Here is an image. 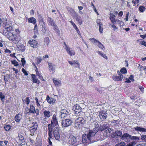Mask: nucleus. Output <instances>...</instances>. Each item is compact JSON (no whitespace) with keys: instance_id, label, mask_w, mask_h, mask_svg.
<instances>
[{"instance_id":"f257e3e1","label":"nucleus","mask_w":146,"mask_h":146,"mask_svg":"<svg viewBox=\"0 0 146 146\" xmlns=\"http://www.w3.org/2000/svg\"><path fill=\"white\" fill-rule=\"evenodd\" d=\"M7 38L9 40L14 44H17L20 40L19 36L12 32H9L7 35Z\"/></svg>"},{"instance_id":"f03ea898","label":"nucleus","mask_w":146,"mask_h":146,"mask_svg":"<svg viewBox=\"0 0 146 146\" xmlns=\"http://www.w3.org/2000/svg\"><path fill=\"white\" fill-rule=\"evenodd\" d=\"M82 141L83 143L88 144L94 142L93 137L88 132L87 134H84L82 136Z\"/></svg>"},{"instance_id":"7ed1b4c3","label":"nucleus","mask_w":146,"mask_h":146,"mask_svg":"<svg viewBox=\"0 0 146 146\" xmlns=\"http://www.w3.org/2000/svg\"><path fill=\"white\" fill-rule=\"evenodd\" d=\"M81 139L76 138L72 135L70 136L68 139V143L72 146H77L81 143Z\"/></svg>"},{"instance_id":"20e7f679","label":"nucleus","mask_w":146,"mask_h":146,"mask_svg":"<svg viewBox=\"0 0 146 146\" xmlns=\"http://www.w3.org/2000/svg\"><path fill=\"white\" fill-rule=\"evenodd\" d=\"M85 123V120L82 117H79L77 118L75 121V125L76 127L80 128L84 125Z\"/></svg>"},{"instance_id":"39448f33","label":"nucleus","mask_w":146,"mask_h":146,"mask_svg":"<svg viewBox=\"0 0 146 146\" xmlns=\"http://www.w3.org/2000/svg\"><path fill=\"white\" fill-rule=\"evenodd\" d=\"M70 114V110L67 108H65L61 110L60 117L61 119H64L67 117Z\"/></svg>"},{"instance_id":"423d86ee","label":"nucleus","mask_w":146,"mask_h":146,"mask_svg":"<svg viewBox=\"0 0 146 146\" xmlns=\"http://www.w3.org/2000/svg\"><path fill=\"white\" fill-rule=\"evenodd\" d=\"M43 116L41 117V118L42 121L43 122L46 121L47 119L52 115L51 113L48 110H44L43 111Z\"/></svg>"},{"instance_id":"0eeeda50","label":"nucleus","mask_w":146,"mask_h":146,"mask_svg":"<svg viewBox=\"0 0 146 146\" xmlns=\"http://www.w3.org/2000/svg\"><path fill=\"white\" fill-rule=\"evenodd\" d=\"M64 47L68 54L70 56H73L75 55V52L73 49L72 48H70L69 46L67 45L65 42H64Z\"/></svg>"},{"instance_id":"6e6552de","label":"nucleus","mask_w":146,"mask_h":146,"mask_svg":"<svg viewBox=\"0 0 146 146\" xmlns=\"http://www.w3.org/2000/svg\"><path fill=\"white\" fill-rule=\"evenodd\" d=\"M89 40L95 45L97 46L99 48H101L102 50H104L105 49L104 46L98 40L94 38H90Z\"/></svg>"},{"instance_id":"1a4fd4ad","label":"nucleus","mask_w":146,"mask_h":146,"mask_svg":"<svg viewBox=\"0 0 146 146\" xmlns=\"http://www.w3.org/2000/svg\"><path fill=\"white\" fill-rule=\"evenodd\" d=\"M72 123V121L69 119H66L63 120L61 122L62 127H68Z\"/></svg>"},{"instance_id":"9d476101","label":"nucleus","mask_w":146,"mask_h":146,"mask_svg":"<svg viewBox=\"0 0 146 146\" xmlns=\"http://www.w3.org/2000/svg\"><path fill=\"white\" fill-rule=\"evenodd\" d=\"M131 135L126 133H124L121 137V139L125 142H129L131 140Z\"/></svg>"},{"instance_id":"9b49d317","label":"nucleus","mask_w":146,"mask_h":146,"mask_svg":"<svg viewBox=\"0 0 146 146\" xmlns=\"http://www.w3.org/2000/svg\"><path fill=\"white\" fill-rule=\"evenodd\" d=\"M53 134L55 139L58 141H60L61 139L60 138L59 128L58 127H56L54 128L53 131Z\"/></svg>"},{"instance_id":"f8f14e48","label":"nucleus","mask_w":146,"mask_h":146,"mask_svg":"<svg viewBox=\"0 0 146 146\" xmlns=\"http://www.w3.org/2000/svg\"><path fill=\"white\" fill-rule=\"evenodd\" d=\"M117 73L119 76H113L112 78L114 80L117 81H121L123 78H125V76L122 74H121L119 71H117Z\"/></svg>"},{"instance_id":"ddd939ff","label":"nucleus","mask_w":146,"mask_h":146,"mask_svg":"<svg viewBox=\"0 0 146 146\" xmlns=\"http://www.w3.org/2000/svg\"><path fill=\"white\" fill-rule=\"evenodd\" d=\"M122 135V132L120 130H117L113 132L112 135V136L113 138H118L121 137Z\"/></svg>"},{"instance_id":"4468645a","label":"nucleus","mask_w":146,"mask_h":146,"mask_svg":"<svg viewBox=\"0 0 146 146\" xmlns=\"http://www.w3.org/2000/svg\"><path fill=\"white\" fill-rule=\"evenodd\" d=\"M106 113L105 111H101L99 113V116L101 120H104L107 117Z\"/></svg>"},{"instance_id":"2eb2a0df","label":"nucleus","mask_w":146,"mask_h":146,"mask_svg":"<svg viewBox=\"0 0 146 146\" xmlns=\"http://www.w3.org/2000/svg\"><path fill=\"white\" fill-rule=\"evenodd\" d=\"M58 122L56 116L54 115L52 117V119L51 121V126L55 125L57 127Z\"/></svg>"},{"instance_id":"dca6fc26","label":"nucleus","mask_w":146,"mask_h":146,"mask_svg":"<svg viewBox=\"0 0 146 146\" xmlns=\"http://www.w3.org/2000/svg\"><path fill=\"white\" fill-rule=\"evenodd\" d=\"M73 109L74 110L75 114L78 115L81 111V108L79 105L76 104L73 107Z\"/></svg>"},{"instance_id":"f3484780","label":"nucleus","mask_w":146,"mask_h":146,"mask_svg":"<svg viewBox=\"0 0 146 146\" xmlns=\"http://www.w3.org/2000/svg\"><path fill=\"white\" fill-rule=\"evenodd\" d=\"M29 43L31 47L33 48H36L38 47V44L36 41L34 40H31L29 42Z\"/></svg>"},{"instance_id":"a211bd4d","label":"nucleus","mask_w":146,"mask_h":146,"mask_svg":"<svg viewBox=\"0 0 146 146\" xmlns=\"http://www.w3.org/2000/svg\"><path fill=\"white\" fill-rule=\"evenodd\" d=\"M110 126V125L108 123L100 125V127L99 128V130L101 131H103L109 128Z\"/></svg>"},{"instance_id":"6ab92c4d","label":"nucleus","mask_w":146,"mask_h":146,"mask_svg":"<svg viewBox=\"0 0 146 146\" xmlns=\"http://www.w3.org/2000/svg\"><path fill=\"white\" fill-rule=\"evenodd\" d=\"M73 17L80 25H81L82 24L83 21L81 17L77 13L75 14Z\"/></svg>"},{"instance_id":"aec40b11","label":"nucleus","mask_w":146,"mask_h":146,"mask_svg":"<svg viewBox=\"0 0 146 146\" xmlns=\"http://www.w3.org/2000/svg\"><path fill=\"white\" fill-rule=\"evenodd\" d=\"M35 100L36 103V105L38 107H40L42 105V99L41 98L40 99H38L37 98H35Z\"/></svg>"},{"instance_id":"412c9836","label":"nucleus","mask_w":146,"mask_h":146,"mask_svg":"<svg viewBox=\"0 0 146 146\" xmlns=\"http://www.w3.org/2000/svg\"><path fill=\"white\" fill-rule=\"evenodd\" d=\"M48 65L49 67V70L50 72L54 73L55 71V65L52 63L48 62Z\"/></svg>"},{"instance_id":"4be33fe9","label":"nucleus","mask_w":146,"mask_h":146,"mask_svg":"<svg viewBox=\"0 0 146 146\" xmlns=\"http://www.w3.org/2000/svg\"><path fill=\"white\" fill-rule=\"evenodd\" d=\"M98 130H99V128H98V127L96 126L93 129V130H90L88 133L94 138L95 134L98 132Z\"/></svg>"},{"instance_id":"5701e85b","label":"nucleus","mask_w":146,"mask_h":146,"mask_svg":"<svg viewBox=\"0 0 146 146\" xmlns=\"http://www.w3.org/2000/svg\"><path fill=\"white\" fill-rule=\"evenodd\" d=\"M68 61L71 65L72 66L74 65V67H78L79 68H80V64L77 60H74L73 61L68 60Z\"/></svg>"},{"instance_id":"b1692460","label":"nucleus","mask_w":146,"mask_h":146,"mask_svg":"<svg viewBox=\"0 0 146 146\" xmlns=\"http://www.w3.org/2000/svg\"><path fill=\"white\" fill-rule=\"evenodd\" d=\"M47 22L48 25H51L52 26H54L55 23L53 19L50 17H48Z\"/></svg>"},{"instance_id":"393cba45","label":"nucleus","mask_w":146,"mask_h":146,"mask_svg":"<svg viewBox=\"0 0 146 146\" xmlns=\"http://www.w3.org/2000/svg\"><path fill=\"white\" fill-rule=\"evenodd\" d=\"M134 129L136 131L139 132H146V129H145L140 127H135Z\"/></svg>"},{"instance_id":"a878e982","label":"nucleus","mask_w":146,"mask_h":146,"mask_svg":"<svg viewBox=\"0 0 146 146\" xmlns=\"http://www.w3.org/2000/svg\"><path fill=\"white\" fill-rule=\"evenodd\" d=\"M46 100H47L48 102L50 104H53L56 101L55 99L52 98H50L48 95L46 97Z\"/></svg>"},{"instance_id":"bb28decb","label":"nucleus","mask_w":146,"mask_h":146,"mask_svg":"<svg viewBox=\"0 0 146 146\" xmlns=\"http://www.w3.org/2000/svg\"><path fill=\"white\" fill-rule=\"evenodd\" d=\"M53 82L56 87H59L61 85V81L60 80H57L56 78L53 79Z\"/></svg>"},{"instance_id":"cd10ccee","label":"nucleus","mask_w":146,"mask_h":146,"mask_svg":"<svg viewBox=\"0 0 146 146\" xmlns=\"http://www.w3.org/2000/svg\"><path fill=\"white\" fill-rule=\"evenodd\" d=\"M41 31L44 33V34H46L47 35H48L50 34V31L48 29L46 28V26L45 27H42Z\"/></svg>"},{"instance_id":"c85d7f7f","label":"nucleus","mask_w":146,"mask_h":146,"mask_svg":"<svg viewBox=\"0 0 146 146\" xmlns=\"http://www.w3.org/2000/svg\"><path fill=\"white\" fill-rule=\"evenodd\" d=\"M110 19L111 21V22L113 24H115V21L116 16L115 15H114L112 13H110Z\"/></svg>"},{"instance_id":"c756f323","label":"nucleus","mask_w":146,"mask_h":146,"mask_svg":"<svg viewBox=\"0 0 146 146\" xmlns=\"http://www.w3.org/2000/svg\"><path fill=\"white\" fill-rule=\"evenodd\" d=\"M28 22L29 23H31L34 25L36 24V19L34 17H32L28 19Z\"/></svg>"},{"instance_id":"7c9ffc66","label":"nucleus","mask_w":146,"mask_h":146,"mask_svg":"<svg viewBox=\"0 0 146 146\" xmlns=\"http://www.w3.org/2000/svg\"><path fill=\"white\" fill-rule=\"evenodd\" d=\"M68 11L69 13H70L73 16H74L77 13L73 9L68 7L67 8Z\"/></svg>"},{"instance_id":"2f4dec72","label":"nucleus","mask_w":146,"mask_h":146,"mask_svg":"<svg viewBox=\"0 0 146 146\" xmlns=\"http://www.w3.org/2000/svg\"><path fill=\"white\" fill-rule=\"evenodd\" d=\"M12 28V27L10 26V25H5V30L7 32H11L12 31L11 30Z\"/></svg>"},{"instance_id":"473e14b6","label":"nucleus","mask_w":146,"mask_h":146,"mask_svg":"<svg viewBox=\"0 0 146 146\" xmlns=\"http://www.w3.org/2000/svg\"><path fill=\"white\" fill-rule=\"evenodd\" d=\"M21 115L19 114H18L16 115L15 117V119L16 122H19L20 119H21Z\"/></svg>"},{"instance_id":"72a5a7b5","label":"nucleus","mask_w":146,"mask_h":146,"mask_svg":"<svg viewBox=\"0 0 146 146\" xmlns=\"http://www.w3.org/2000/svg\"><path fill=\"white\" fill-rule=\"evenodd\" d=\"M3 127L6 131H9L11 128V126L8 124H5Z\"/></svg>"},{"instance_id":"f704fd0d","label":"nucleus","mask_w":146,"mask_h":146,"mask_svg":"<svg viewBox=\"0 0 146 146\" xmlns=\"http://www.w3.org/2000/svg\"><path fill=\"white\" fill-rule=\"evenodd\" d=\"M35 110V107L33 105H31L30 106V108L29 109V111L27 112L28 113H34V111Z\"/></svg>"},{"instance_id":"c9c22d12","label":"nucleus","mask_w":146,"mask_h":146,"mask_svg":"<svg viewBox=\"0 0 146 146\" xmlns=\"http://www.w3.org/2000/svg\"><path fill=\"white\" fill-rule=\"evenodd\" d=\"M18 137L21 143H23L25 142V140L23 136L21 134H19L18 135Z\"/></svg>"},{"instance_id":"e433bc0d","label":"nucleus","mask_w":146,"mask_h":146,"mask_svg":"<svg viewBox=\"0 0 146 146\" xmlns=\"http://www.w3.org/2000/svg\"><path fill=\"white\" fill-rule=\"evenodd\" d=\"M44 44L45 46L47 45L48 46L50 40L48 37H46L44 38Z\"/></svg>"},{"instance_id":"4c0bfd02","label":"nucleus","mask_w":146,"mask_h":146,"mask_svg":"<svg viewBox=\"0 0 146 146\" xmlns=\"http://www.w3.org/2000/svg\"><path fill=\"white\" fill-rule=\"evenodd\" d=\"M98 53L100 55L102 56L105 58V59H107L108 57L106 56V54H104V53L101 51H98Z\"/></svg>"},{"instance_id":"58836bf2","label":"nucleus","mask_w":146,"mask_h":146,"mask_svg":"<svg viewBox=\"0 0 146 146\" xmlns=\"http://www.w3.org/2000/svg\"><path fill=\"white\" fill-rule=\"evenodd\" d=\"M0 98L1 100L3 103H4V99L5 98V96L2 93V92H0Z\"/></svg>"},{"instance_id":"ea45409f","label":"nucleus","mask_w":146,"mask_h":146,"mask_svg":"<svg viewBox=\"0 0 146 146\" xmlns=\"http://www.w3.org/2000/svg\"><path fill=\"white\" fill-rule=\"evenodd\" d=\"M120 73L121 74H125L127 73V70H126V68H125L123 67L120 70V71H119Z\"/></svg>"},{"instance_id":"a19ab883","label":"nucleus","mask_w":146,"mask_h":146,"mask_svg":"<svg viewBox=\"0 0 146 146\" xmlns=\"http://www.w3.org/2000/svg\"><path fill=\"white\" fill-rule=\"evenodd\" d=\"M31 76L33 78V83H36L38 82V79L35 78V75L34 74H32Z\"/></svg>"},{"instance_id":"79ce46f5","label":"nucleus","mask_w":146,"mask_h":146,"mask_svg":"<svg viewBox=\"0 0 146 146\" xmlns=\"http://www.w3.org/2000/svg\"><path fill=\"white\" fill-rule=\"evenodd\" d=\"M139 9L141 12L143 13L145 11L146 8L143 6H140L139 8Z\"/></svg>"},{"instance_id":"37998d69","label":"nucleus","mask_w":146,"mask_h":146,"mask_svg":"<svg viewBox=\"0 0 146 146\" xmlns=\"http://www.w3.org/2000/svg\"><path fill=\"white\" fill-rule=\"evenodd\" d=\"M36 129H37L34 128H33L31 127H30L29 129V130L30 131L31 133L32 134H34V133H35Z\"/></svg>"},{"instance_id":"c03bdc74","label":"nucleus","mask_w":146,"mask_h":146,"mask_svg":"<svg viewBox=\"0 0 146 146\" xmlns=\"http://www.w3.org/2000/svg\"><path fill=\"white\" fill-rule=\"evenodd\" d=\"M42 60L41 57L38 56L36 59V64H38L40 63Z\"/></svg>"},{"instance_id":"a18cd8bd","label":"nucleus","mask_w":146,"mask_h":146,"mask_svg":"<svg viewBox=\"0 0 146 146\" xmlns=\"http://www.w3.org/2000/svg\"><path fill=\"white\" fill-rule=\"evenodd\" d=\"M105 130H106L104 131L105 133L104 134V135L106 137H108L109 135V134L110 133L109 131V130H108L107 129Z\"/></svg>"},{"instance_id":"49530a36","label":"nucleus","mask_w":146,"mask_h":146,"mask_svg":"<svg viewBox=\"0 0 146 146\" xmlns=\"http://www.w3.org/2000/svg\"><path fill=\"white\" fill-rule=\"evenodd\" d=\"M11 63L12 64L14 65L15 66H19L18 63L16 60H12Z\"/></svg>"},{"instance_id":"de8ad7c7","label":"nucleus","mask_w":146,"mask_h":146,"mask_svg":"<svg viewBox=\"0 0 146 146\" xmlns=\"http://www.w3.org/2000/svg\"><path fill=\"white\" fill-rule=\"evenodd\" d=\"M125 145V143L123 141H122L115 145V146H124Z\"/></svg>"},{"instance_id":"09e8293b","label":"nucleus","mask_w":146,"mask_h":146,"mask_svg":"<svg viewBox=\"0 0 146 146\" xmlns=\"http://www.w3.org/2000/svg\"><path fill=\"white\" fill-rule=\"evenodd\" d=\"M131 140L139 141V138L138 137L133 136L131 137Z\"/></svg>"},{"instance_id":"8fccbe9b","label":"nucleus","mask_w":146,"mask_h":146,"mask_svg":"<svg viewBox=\"0 0 146 146\" xmlns=\"http://www.w3.org/2000/svg\"><path fill=\"white\" fill-rule=\"evenodd\" d=\"M33 125L31 127L34 128L36 129H37L38 127V124L36 122H34L33 123Z\"/></svg>"},{"instance_id":"3c124183","label":"nucleus","mask_w":146,"mask_h":146,"mask_svg":"<svg viewBox=\"0 0 146 146\" xmlns=\"http://www.w3.org/2000/svg\"><path fill=\"white\" fill-rule=\"evenodd\" d=\"M119 120H114L112 121L111 123H114V125H116L119 123Z\"/></svg>"},{"instance_id":"603ef678","label":"nucleus","mask_w":146,"mask_h":146,"mask_svg":"<svg viewBox=\"0 0 146 146\" xmlns=\"http://www.w3.org/2000/svg\"><path fill=\"white\" fill-rule=\"evenodd\" d=\"M39 23L40 26H42V27H44L46 26L45 23L43 21H39Z\"/></svg>"},{"instance_id":"864d4df0","label":"nucleus","mask_w":146,"mask_h":146,"mask_svg":"<svg viewBox=\"0 0 146 146\" xmlns=\"http://www.w3.org/2000/svg\"><path fill=\"white\" fill-rule=\"evenodd\" d=\"M38 16V19L39 22L40 21H43V18L41 15L39 14Z\"/></svg>"},{"instance_id":"5fc2aeb1","label":"nucleus","mask_w":146,"mask_h":146,"mask_svg":"<svg viewBox=\"0 0 146 146\" xmlns=\"http://www.w3.org/2000/svg\"><path fill=\"white\" fill-rule=\"evenodd\" d=\"M39 111L38 109H35V110L34 111V113H36V115H39Z\"/></svg>"},{"instance_id":"6e6d98bb","label":"nucleus","mask_w":146,"mask_h":146,"mask_svg":"<svg viewBox=\"0 0 146 146\" xmlns=\"http://www.w3.org/2000/svg\"><path fill=\"white\" fill-rule=\"evenodd\" d=\"M114 24H113L111 26V27L113 28V30L114 31H115L118 29V28L116 27Z\"/></svg>"},{"instance_id":"4d7b16f0","label":"nucleus","mask_w":146,"mask_h":146,"mask_svg":"<svg viewBox=\"0 0 146 146\" xmlns=\"http://www.w3.org/2000/svg\"><path fill=\"white\" fill-rule=\"evenodd\" d=\"M21 61L22 63V65L23 66L26 63V61L25 60V58H21Z\"/></svg>"},{"instance_id":"13d9d810","label":"nucleus","mask_w":146,"mask_h":146,"mask_svg":"<svg viewBox=\"0 0 146 146\" xmlns=\"http://www.w3.org/2000/svg\"><path fill=\"white\" fill-rule=\"evenodd\" d=\"M9 33V32H7V31L4 29V31L2 32V33L4 35L6 36L7 38V35Z\"/></svg>"},{"instance_id":"bf43d9fd","label":"nucleus","mask_w":146,"mask_h":146,"mask_svg":"<svg viewBox=\"0 0 146 146\" xmlns=\"http://www.w3.org/2000/svg\"><path fill=\"white\" fill-rule=\"evenodd\" d=\"M102 24L100 25V26H99V30L100 33H102L103 31V28L102 27Z\"/></svg>"},{"instance_id":"052dcab7","label":"nucleus","mask_w":146,"mask_h":146,"mask_svg":"<svg viewBox=\"0 0 146 146\" xmlns=\"http://www.w3.org/2000/svg\"><path fill=\"white\" fill-rule=\"evenodd\" d=\"M70 23H71V24L73 25L74 28L76 29V28H77V26H76V25L72 21H70Z\"/></svg>"},{"instance_id":"680f3d73","label":"nucleus","mask_w":146,"mask_h":146,"mask_svg":"<svg viewBox=\"0 0 146 146\" xmlns=\"http://www.w3.org/2000/svg\"><path fill=\"white\" fill-rule=\"evenodd\" d=\"M22 71L24 73L25 75V76L28 75V74L27 73V72L24 68H23L22 69Z\"/></svg>"},{"instance_id":"e2e57ef3","label":"nucleus","mask_w":146,"mask_h":146,"mask_svg":"<svg viewBox=\"0 0 146 146\" xmlns=\"http://www.w3.org/2000/svg\"><path fill=\"white\" fill-rule=\"evenodd\" d=\"M117 23L121 25V23H122V22L120 20H119V19H116L115 20V23Z\"/></svg>"},{"instance_id":"0e129e2a","label":"nucleus","mask_w":146,"mask_h":146,"mask_svg":"<svg viewBox=\"0 0 146 146\" xmlns=\"http://www.w3.org/2000/svg\"><path fill=\"white\" fill-rule=\"evenodd\" d=\"M129 79L132 82H133L134 81V77L133 75H131L129 77Z\"/></svg>"},{"instance_id":"69168bd1","label":"nucleus","mask_w":146,"mask_h":146,"mask_svg":"<svg viewBox=\"0 0 146 146\" xmlns=\"http://www.w3.org/2000/svg\"><path fill=\"white\" fill-rule=\"evenodd\" d=\"M141 139L142 140L146 141V135H143L141 137Z\"/></svg>"},{"instance_id":"338daca9","label":"nucleus","mask_w":146,"mask_h":146,"mask_svg":"<svg viewBox=\"0 0 146 146\" xmlns=\"http://www.w3.org/2000/svg\"><path fill=\"white\" fill-rule=\"evenodd\" d=\"M25 102L26 103V104H29V102H30V99H29V97H27L26 98Z\"/></svg>"},{"instance_id":"774afa93","label":"nucleus","mask_w":146,"mask_h":146,"mask_svg":"<svg viewBox=\"0 0 146 146\" xmlns=\"http://www.w3.org/2000/svg\"><path fill=\"white\" fill-rule=\"evenodd\" d=\"M96 23L98 25H99V26H100V25L102 24V23H101L100 21V19H98L97 20Z\"/></svg>"}]
</instances>
